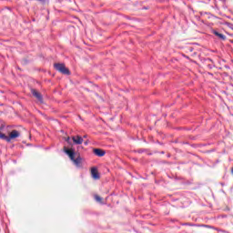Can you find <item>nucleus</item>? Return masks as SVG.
<instances>
[{
	"label": "nucleus",
	"instance_id": "13",
	"mask_svg": "<svg viewBox=\"0 0 233 233\" xmlns=\"http://www.w3.org/2000/svg\"><path fill=\"white\" fill-rule=\"evenodd\" d=\"M231 174H232V176H233V167H231Z\"/></svg>",
	"mask_w": 233,
	"mask_h": 233
},
{
	"label": "nucleus",
	"instance_id": "10",
	"mask_svg": "<svg viewBox=\"0 0 233 233\" xmlns=\"http://www.w3.org/2000/svg\"><path fill=\"white\" fill-rule=\"evenodd\" d=\"M95 199L96 201H97L98 203H101L103 201V198L101 197H99L98 195L95 196Z\"/></svg>",
	"mask_w": 233,
	"mask_h": 233
},
{
	"label": "nucleus",
	"instance_id": "7",
	"mask_svg": "<svg viewBox=\"0 0 233 233\" xmlns=\"http://www.w3.org/2000/svg\"><path fill=\"white\" fill-rule=\"evenodd\" d=\"M71 161L74 162L76 167H79L81 165L82 158L81 157H77L76 158V157H73V159H71Z\"/></svg>",
	"mask_w": 233,
	"mask_h": 233
},
{
	"label": "nucleus",
	"instance_id": "12",
	"mask_svg": "<svg viewBox=\"0 0 233 233\" xmlns=\"http://www.w3.org/2000/svg\"><path fill=\"white\" fill-rule=\"evenodd\" d=\"M66 141L67 143H70V137H68L66 139Z\"/></svg>",
	"mask_w": 233,
	"mask_h": 233
},
{
	"label": "nucleus",
	"instance_id": "6",
	"mask_svg": "<svg viewBox=\"0 0 233 233\" xmlns=\"http://www.w3.org/2000/svg\"><path fill=\"white\" fill-rule=\"evenodd\" d=\"M72 140L75 145H83V137L81 136L72 137Z\"/></svg>",
	"mask_w": 233,
	"mask_h": 233
},
{
	"label": "nucleus",
	"instance_id": "15",
	"mask_svg": "<svg viewBox=\"0 0 233 233\" xmlns=\"http://www.w3.org/2000/svg\"><path fill=\"white\" fill-rule=\"evenodd\" d=\"M84 139H86V135L84 136Z\"/></svg>",
	"mask_w": 233,
	"mask_h": 233
},
{
	"label": "nucleus",
	"instance_id": "5",
	"mask_svg": "<svg viewBox=\"0 0 233 233\" xmlns=\"http://www.w3.org/2000/svg\"><path fill=\"white\" fill-rule=\"evenodd\" d=\"M95 156H97L98 157H103V156H105V154H106V152H105V150L101 149V148H95L93 150Z\"/></svg>",
	"mask_w": 233,
	"mask_h": 233
},
{
	"label": "nucleus",
	"instance_id": "8",
	"mask_svg": "<svg viewBox=\"0 0 233 233\" xmlns=\"http://www.w3.org/2000/svg\"><path fill=\"white\" fill-rule=\"evenodd\" d=\"M213 34L215 35H217V37H218V39H221L222 41H225L227 39V36H225V35L223 34H220L219 32L218 31H214Z\"/></svg>",
	"mask_w": 233,
	"mask_h": 233
},
{
	"label": "nucleus",
	"instance_id": "11",
	"mask_svg": "<svg viewBox=\"0 0 233 233\" xmlns=\"http://www.w3.org/2000/svg\"><path fill=\"white\" fill-rule=\"evenodd\" d=\"M5 137H6V135L0 132V139H3L4 141H5Z\"/></svg>",
	"mask_w": 233,
	"mask_h": 233
},
{
	"label": "nucleus",
	"instance_id": "2",
	"mask_svg": "<svg viewBox=\"0 0 233 233\" xmlns=\"http://www.w3.org/2000/svg\"><path fill=\"white\" fill-rule=\"evenodd\" d=\"M21 136V133H19V131L17 130H13L10 134L9 137L5 136V141L7 143H10V141H12V139H15L17 137H19Z\"/></svg>",
	"mask_w": 233,
	"mask_h": 233
},
{
	"label": "nucleus",
	"instance_id": "9",
	"mask_svg": "<svg viewBox=\"0 0 233 233\" xmlns=\"http://www.w3.org/2000/svg\"><path fill=\"white\" fill-rule=\"evenodd\" d=\"M66 154L70 157V159H74L76 157V153L72 149H66Z\"/></svg>",
	"mask_w": 233,
	"mask_h": 233
},
{
	"label": "nucleus",
	"instance_id": "3",
	"mask_svg": "<svg viewBox=\"0 0 233 233\" xmlns=\"http://www.w3.org/2000/svg\"><path fill=\"white\" fill-rule=\"evenodd\" d=\"M31 92L34 97H36L40 103H43V96L41 95V93H39V91L35 89H31Z\"/></svg>",
	"mask_w": 233,
	"mask_h": 233
},
{
	"label": "nucleus",
	"instance_id": "17",
	"mask_svg": "<svg viewBox=\"0 0 233 233\" xmlns=\"http://www.w3.org/2000/svg\"><path fill=\"white\" fill-rule=\"evenodd\" d=\"M37 1H45V0H37Z\"/></svg>",
	"mask_w": 233,
	"mask_h": 233
},
{
	"label": "nucleus",
	"instance_id": "1",
	"mask_svg": "<svg viewBox=\"0 0 233 233\" xmlns=\"http://www.w3.org/2000/svg\"><path fill=\"white\" fill-rule=\"evenodd\" d=\"M54 67L56 70L60 72V74H64L65 76H70V70L66 68V66L65 64L56 63L54 64Z\"/></svg>",
	"mask_w": 233,
	"mask_h": 233
},
{
	"label": "nucleus",
	"instance_id": "4",
	"mask_svg": "<svg viewBox=\"0 0 233 233\" xmlns=\"http://www.w3.org/2000/svg\"><path fill=\"white\" fill-rule=\"evenodd\" d=\"M91 177H93V179H100V176H99V171H97L96 167H92L91 168Z\"/></svg>",
	"mask_w": 233,
	"mask_h": 233
},
{
	"label": "nucleus",
	"instance_id": "16",
	"mask_svg": "<svg viewBox=\"0 0 233 233\" xmlns=\"http://www.w3.org/2000/svg\"><path fill=\"white\" fill-rule=\"evenodd\" d=\"M85 145H88V142H85Z\"/></svg>",
	"mask_w": 233,
	"mask_h": 233
},
{
	"label": "nucleus",
	"instance_id": "14",
	"mask_svg": "<svg viewBox=\"0 0 233 233\" xmlns=\"http://www.w3.org/2000/svg\"><path fill=\"white\" fill-rule=\"evenodd\" d=\"M229 43H232V45H233V40H229Z\"/></svg>",
	"mask_w": 233,
	"mask_h": 233
}]
</instances>
